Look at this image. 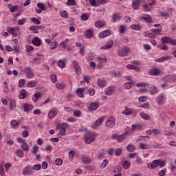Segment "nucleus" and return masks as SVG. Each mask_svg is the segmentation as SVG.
<instances>
[{
  "label": "nucleus",
  "instance_id": "obj_1",
  "mask_svg": "<svg viewBox=\"0 0 176 176\" xmlns=\"http://www.w3.org/2000/svg\"><path fill=\"white\" fill-rule=\"evenodd\" d=\"M84 140L85 144H91L96 140V133L91 131H87L84 135Z\"/></svg>",
  "mask_w": 176,
  "mask_h": 176
},
{
  "label": "nucleus",
  "instance_id": "obj_2",
  "mask_svg": "<svg viewBox=\"0 0 176 176\" xmlns=\"http://www.w3.org/2000/svg\"><path fill=\"white\" fill-rule=\"evenodd\" d=\"M162 80L166 83H174L176 81V75L170 74L162 78Z\"/></svg>",
  "mask_w": 176,
  "mask_h": 176
},
{
  "label": "nucleus",
  "instance_id": "obj_3",
  "mask_svg": "<svg viewBox=\"0 0 176 176\" xmlns=\"http://www.w3.org/2000/svg\"><path fill=\"white\" fill-rule=\"evenodd\" d=\"M152 5H156V1L155 0H148V4H144L142 6L143 9L146 12L152 11Z\"/></svg>",
  "mask_w": 176,
  "mask_h": 176
},
{
  "label": "nucleus",
  "instance_id": "obj_4",
  "mask_svg": "<svg viewBox=\"0 0 176 176\" xmlns=\"http://www.w3.org/2000/svg\"><path fill=\"white\" fill-rule=\"evenodd\" d=\"M130 53V49L127 47H122L118 51L119 57H126Z\"/></svg>",
  "mask_w": 176,
  "mask_h": 176
},
{
  "label": "nucleus",
  "instance_id": "obj_5",
  "mask_svg": "<svg viewBox=\"0 0 176 176\" xmlns=\"http://www.w3.org/2000/svg\"><path fill=\"white\" fill-rule=\"evenodd\" d=\"M166 100H167L166 95L164 94H161L157 97L156 102L159 105H164Z\"/></svg>",
  "mask_w": 176,
  "mask_h": 176
},
{
  "label": "nucleus",
  "instance_id": "obj_6",
  "mask_svg": "<svg viewBox=\"0 0 176 176\" xmlns=\"http://www.w3.org/2000/svg\"><path fill=\"white\" fill-rule=\"evenodd\" d=\"M116 124V119L115 117H110L108 118L107 122H106V126L108 127V129H112L113 126Z\"/></svg>",
  "mask_w": 176,
  "mask_h": 176
},
{
  "label": "nucleus",
  "instance_id": "obj_7",
  "mask_svg": "<svg viewBox=\"0 0 176 176\" xmlns=\"http://www.w3.org/2000/svg\"><path fill=\"white\" fill-rule=\"evenodd\" d=\"M32 173H34L33 169L30 166H25L22 171L23 175H31Z\"/></svg>",
  "mask_w": 176,
  "mask_h": 176
},
{
  "label": "nucleus",
  "instance_id": "obj_8",
  "mask_svg": "<svg viewBox=\"0 0 176 176\" xmlns=\"http://www.w3.org/2000/svg\"><path fill=\"white\" fill-rule=\"evenodd\" d=\"M102 122H104L103 118H100L98 119L95 122H94L91 124L92 129H98L100 125L102 124Z\"/></svg>",
  "mask_w": 176,
  "mask_h": 176
},
{
  "label": "nucleus",
  "instance_id": "obj_9",
  "mask_svg": "<svg viewBox=\"0 0 176 176\" xmlns=\"http://www.w3.org/2000/svg\"><path fill=\"white\" fill-rule=\"evenodd\" d=\"M57 113H58V109H57L56 108H53L49 111L48 118L50 119H53V118H55Z\"/></svg>",
  "mask_w": 176,
  "mask_h": 176
},
{
  "label": "nucleus",
  "instance_id": "obj_10",
  "mask_svg": "<svg viewBox=\"0 0 176 176\" xmlns=\"http://www.w3.org/2000/svg\"><path fill=\"white\" fill-rule=\"evenodd\" d=\"M73 65H74V68L76 71V74L80 75V74L82 73V71L80 69V66H79V63H78V61L73 60Z\"/></svg>",
  "mask_w": 176,
  "mask_h": 176
},
{
  "label": "nucleus",
  "instance_id": "obj_11",
  "mask_svg": "<svg viewBox=\"0 0 176 176\" xmlns=\"http://www.w3.org/2000/svg\"><path fill=\"white\" fill-rule=\"evenodd\" d=\"M25 71H27L26 78H28V79H32V78L35 76V74H34V72H32L31 67H26Z\"/></svg>",
  "mask_w": 176,
  "mask_h": 176
},
{
  "label": "nucleus",
  "instance_id": "obj_12",
  "mask_svg": "<svg viewBox=\"0 0 176 176\" xmlns=\"http://www.w3.org/2000/svg\"><path fill=\"white\" fill-rule=\"evenodd\" d=\"M142 2H145L144 0H134L133 3H132V8L135 10H137L140 8V5L142 3Z\"/></svg>",
  "mask_w": 176,
  "mask_h": 176
},
{
  "label": "nucleus",
  "instance_id": "obj_13",
  "mask_svg": "<svg viewBox=\"0 0 176 176\" xmlns=\"http://www.w3.org/2000/svg\"><path fill=\"white\" fill-rule=\"evenodd\" d=\"M122 166L124 170H129V168H130V166H131V162H130V161H129V160L122 159Z\"/></svg>",
  "mask_w": 176,
  "mask_h": 176
},
{
  "label": "nucleus",
  "instance_id": "obj_14",
  "mask_svg": "<svg viewBox=\"0 0 176 176\" xmlns=\"http://www.w3.org/2000/svg\"><path fill=\"white\" fill-rule=\"evenodd\" d=\"M112 46H113V41L110 40L107 41L105 45L102 46L100 49L102 50H109V49H111Z\"/></svg>",
  "mask_w": 176,
  "mask_h": 176
},
{
  "label": "nucleus",
  "instance_id": "obj_15",
  "mask_svg": "<svg viewBox=\"0 0 176 176\" xmlns=\"http://www.w3.org/2000/svg\"><path fill=\"white\" fill-rule=\"evenodd\" d=\"M148 75H151V76H157V75H160V70L153 68L148 71Z\"/></svg>",
  "mask_w": 176,
  "mask_h": 176
},
{
  "label": "nucleus",
  "instance_id": "obj_16",
  "mask_svg": "<svg viewBox=\"0 0 176 176\" xmlns=\"http://www.w3.org/2000/svg\"><path fill=\"white\" fill-rule=\"evenodd\" d=\"M98 107H100V104L98 102H94L91 103L89 107H88L89 111H96L98 109Z\"/></svg>",
  "mask_w": 176,
  "mask_h": 176
},
{
  "label": "nucleus",
  "instance_id": "obj_17",
  "mask_svg": "<svg viewBox=\"0 0 176 176\" xmlns=\"http://www.w3.org/2000/svg\"><path fill=\"white\" fill-rule=\"evenodd\" d=\"M68 126V124L67 123H63L61 125V127L59 129V134L60 135L64 136L65 135V127Z\"/></svg>",
  "mask_w": 176,
  "mask_h": 176
},
{
  "label": "nucleus",
  "instance_id": "obj_18",
  "mask_svg": "<svg viewBox=\"0 0 176 176\" xmlns=\"http://www.w3.org/2000/svg\"><path fill=\"white\" fill-rule=\"evenodd\" d=\"M154 164H157V167L160 166V167H164L166 166V161H163L162 160H154Z\"/></svg>",
  "mask_w": 176,
  "mask_h": 176
},
{
  "label": "nucleus",
  "instance_id": "obj_19",
  "mask_svg": "<svg viewBox=\"0 0 176 176\" xmlns=\"http://www.w3.org/2000/svg\"><path fill=\"white\" fill-rule=\"evenodd\" d=\"M140 20H144L146 23H152V17L149 14L139 17Z\"/></svg>",
  "mask_w": 176,
  "mask_h": 176
},
{
  "label": "nucleus",
  "instance_id": "obj_20",
  "mask_svg": "<svg viewBox=\"0 0 176 176\" xmlns=\"http://www.w3.org/2000/svg\"><path fill=\"white\" fill-rule=\"evenodd\" d=\"M142 129V124H132V131H137V130H141Z\"/></svg>",
  "mask_w": 176,
  "mask_h": 176
},
{
  "label": "nucleus",
  "instance_id": "obj_21",
  "mask_svg": "<svg viewBox=\"0 0 176 176\" xmlns=\"http://www.w3.org/2000/svg\"><path fill=\"white\" fill-rule=\"evenodd\" d=\"M8 8L9 10H10L11 13H14V12H17L19 10V6H12V4H8Z\"/></svg>",
  "mask_w": 176,
  "mask_h": 176
},
{
  "label": "nucleus",
  "instance_id": "obj_22",
  "mask_svg": "<svg viewBox=\"0 0 176 176\" xmlns=\"http://www.w3.org/2000/svg\"><path fill=\"white\" fill-rule=\"evenodd\" d=\"M109 35H111V31L104 30L99 34V38H107Z\"/></svg>",
  "mask_w": 176,
  "mask_h": 176
},
{
  "label": "nucleus",
  "instance_id": "obj_23",
  "mask_svg": "<svg viewBox=\"0 0 176 176\" xmlns=\"http://www.w3.org/2000/svg\"><path fill=\"white\" fill-rule=\"evenodd\" d=\"M115 93V87H109L106 89V96H112Z\"/></svg>",
  "mask_w": 176,
  "mask_h": 176
},
{
  "label": "nucleus",
  "instance_id": "obj_24",
  "mask_svg": "<svg viewBox=\"0 0 176 176\" xmlns=\"http://www.w3.org/2000/svg\"><path fill=\"white\" fill-rule=\"evenodd\" d=\"M65 63H67L66 58L63 60H59L58 61V67H59V68H65Z\"/></svg>",
  "mask_w": 176,
  "mask_h": 176
},
{
  "label": "nucleus",
  "instance_id": "obj_25",
  "mask_svg": "<svg viewBox=\"0 0 176 176\" xmlns=\"http://www.w3.org/2000/svg\"><path fill=\"white\" fill-rule=\"evenodd\" d=\"M10 124L12 126V128L14 129H19V126H20V123H19L18 121L16 120H12Z\"/></svg>",
  "mask_w": 176,
  "mask_h": 176
},
{
  "label": "nucleus",
  "instance_id": "obj_26",
  "mask_svg": "<svg viewBox=\"0 0 176 176\" xmlns=\"http://www.w3.org/2000/svg\"><path fill=\"white\" fill-rule=\"evenodd\" d=\"M34 108L31 104H25L23 106V109L25 112H30Z\"/></svg>",
  "mask_w": 176,
  "mask_h": 176
},
{
  "label": "nucleus",
  "instance_id": "obj_27",
  "mask_svg": "<svg viewBox=\"0 0 176 176\" xmlns=\"http://www.w3.org/2000/svg\"><path fill=\"white\" fill-rule=\"evenodd\" d=\"M41 97L42 94H41V92H36V94H34L32 98V100L34 101V102H36V101H38V100H39V98H41Z\"/></svg>",
  "mask_w": 176,
  "mask_h": 176
},
{
  "label": "nucleus",
  "instance_id": "obj_28",
  "mask_svg": "<svg viewBox=\"0 0 176 176\" xmlns=\"http://www.w3.org/2000/svg\"><path fill=\"white\" fill-rule=\"evenodd\" d=\"M32 43L34 45V46H40L41 45V38L39 37H35L32 41Z\"/></svg>",
  "mask_w": 176,
  "mask_h": 176
},
{
  "label": "nucleus",
  "instance_id": "obj_29",
  "mask_svg": "<svg viewBox=\"0 0 176 176\" xmlns=\"http://www.w3.org/2000/svg\"><path fill=\"white\" fill-rule=\"evenodd\" d=\"M105 25V22L101 21H98L95 23V27L96 28H102V27H104Z\"/></svg>",
  "mask_w": 176,
  "mask_h": 176
},
{
  "label": "nucleus",
  "instance_id": "obj_30",
  "mask_svg": "<svg viewBox=\"0 0 176 176\" xmlns=\"http://www.w3.org/2000/svg\"><path fill=\"white\" fill-rule=\"evenodd\" d=\"M127 134H129V132H125V133H123L121 135L118 136L117 138L118 142H122L123 140H124V138H126V135H127Z\"/></svg>",
  "mask_w": 176,
  "mask_h": 176
},
{
  "label": "nucleus",
  "instance_id": "obj_31",
  "mask_svg": "<svg viewBox=\"0 0 176 176\" xmlns=\"http://www.w3.org/2000/svg\"><path fill=\"white\" fill-rule=\"evenodd\" d=\"M56 87L59 90H64L67 87V85L64 82L57 83Z\"/></svg>",
  "mask_w": 176,
  "mask_h": 176
},
{
  "label": "nucleus",
  "instance_id": "obj_32",
  "mask_svg": "<svg viewBox=\"0 0 176 176\" xmlns=\"http://www.w3.org/2000/svg\"><path fill=\"white\" fill-rule=\"evenodd\" d=\"M98 85L99 87H105V85H107V81L102 79H98Z\"/></svg>",
  "mask_w": 176,
  "mask_h": 176
},
{
  "label": "nucleus",
  "instance_id": "obj_33",
  "mask_svg": "<svg viewBox=\"0 0 176 176\" xmlns=\"http://www.w3.org/2000/svg\"><path fill=\"white\" fill-rule=\"evenodd\" d=\"M93 35H94L93 30H88L85 32V36L88 39H91V38H93Z\"/></svg>",
  "mask_w": 176,
  "mask_h": 176
},
{
  "label": "nucleus",
  "instance_id": "obj_34",
  "mask_svg": "<svg viewBox=\"0 0 176 176\" xmlns=\"http://www.w3.org/2000/svg\"><path fill=\"white\" fill-rule=\"evenodd\" d=\"M82 162L85 164H89V163H91V159L87 156H84L82 157Z\"/></svg>",
  "mask_w": 176,
  "mask_h": 176
},
{
  "label": "nucleus",
  "instance_id": "obj_35",
  "mask_svg": "<svg viewBox=\"0 0 176 176\" xmlns=\"http://www.w3.org/2000/svg\"><path fill=\"white\" fill-rule=\"evenodd\" d=\"M122 19V16L119 14H114L113 15V23H116V21H119Z\"/></svg>",
  "mask_w": 176,
  "mask_h": 176
},
{
  "label": "nucleus",
  "instance_id": "obj_36",
  "mask_svg": "<svg viewBox=\"0 0 176 176\" xmlns=\"http://www.w3.org/2000/svg\"><path fill=\"white\" fill-rule=\"evenodd\" d=\"M131 30H134L135 31H140L141 28H142V27L141 25H140V24H134L131 25Z\"/></svg>",
  "mask_w": 176,
  "mask_h": 176
},
{
  "label": "nucleus",
  "instance_id": "obj_37",
  "mask_svg": "<svg viewBox=\"0 0 176 176\" xmlns=\"http://www.w3.org/2000/svg\"><path fill=\"white\" fill-rule=\"evenodd\" d=\"M36 85H38V81L36 80H32L27 83L28 87H35Z\"/></svg>",
  "mask_w": 176,
  "mask_h": 176
},
{
  "label": "nucleus",
  "instance_id": "obj_38",
  "mask_svg": "<svg viewBox=\"0 0 176 176\" xmlns=\"http://www.w3.org/2000/svg\"><path fill=\"white\" fill-rule=\"evenodd\" d=\"M21 148L25 152H28L30 151V146H28L25 142L21 144Z\"/></svg>",
  "mask_w": 176,
  "mask_h": 176
},
{
  "label": "nucleus",
  "instance_id": "obj_39",
  "mask_svg": "<svg viewBox=\"0 0 176 176\" xmlns=\"http://www.w3.org/2000/svg\"><path fill=\"white\" fill-rule=\"evenodd\" d=\"M148 168H150L151 170H155L156 167H157V165L155 164V160L152 162V163L147 164Z\"/></svg>",
  "mask_w": 176,
  "mask_h": 176
},
{
  "label": "nucleus",
  "instance_id": "obj_40",
  "mask_svg": "<svg viewBox=\"0 0 176 176\" xmlns=\"http://www.w3.org/2000/svg\"><path fill=\"white\" fill-rule=\"evenodd\" d=\"M171 58V56H162L158 59L156 60L157 63H163V61H166V60H170Z\"/></svg>",
  "mask_w": 176,
  "mask_h": 176
},
{
  "label": "nucleus",
  "instance_id": "obj_41",
  "mask_svg": "<svg viewBox=\"0 0 176 176\" xmlns=\"http://www.w3.org/2000/svg\"><path fill=\"white\" fill-rule=\"evenodd\" d=\"M109 74L113 78H119V76H120V72H116V71H113L110 72Z\"/></svg>",
  "mask_w": 176,
  "mask_h": 176
},
{
  "label": "nucleus",
  "instance_id": "obj_42",
  "mask_svg": "<svg viewBox=\"0 0 176 176\" xmlns=\"http://www.w3.org/2000/svg\"><path fill=\"white\" fill-rule=\"evenodd\" d=\"M162 43H170V41H171V37L168 36H164L161 39Z\"/></svg>",
  "mask_w": 176,
  "mask_h": 176
},
{
  "label": "nucleus",
  "instance_id": "obj_43",
  "mask_svg": "<svg viewBox=\"0 0 176 176\" xmlns=\"http://www.w3.org/2000/svg\"><path fill=\"white\" fill-rule=\"evenodd\" d=\"M126 151H128V152H134V151H135V146H134L133 144H129L126 147Z\"/></svg>",
  "mask_w": 176,
  "mask_h": 176
},
{
  "label": "nucleus",
  "instance_id": "obj_44",
  "mask_svg": "<svg viewBox=\"0 0 176 176\" xmlns=\"http://www.w3.org/2000/svg\"><path fill=\"white\" fill-rule=\"evenodd\" d=\"M7 31H8V32H9V34H12V36L14 38L17 36V33H16L14 28H10V29H8Z\"/></svg>",
  "mask_w": 176,
  "mask_h": 176
},
{
  "label": "nucleus",
  "instance_id": "obj_45",
  "mask_svg": "<svg viewBox=\"0 0 176 176\" xmlns=\"http://www.w3.org/2000/svg\"><path fill=\"white\" fill-rule=\"evenodd\" d=\"M67 6H76V1L75 0H68L66 3Z\"/></svg>",
  "mask_w": 176,
  "mask_h": 176
},
{
  "label": "nucleus",
  "instance_id": "obj_46",
  "mask_svg": "<svg viewBox=\"0 0 176 176\" xmlns=\"http://www.w3.org/2000/svg\"><path fill=\"white\" fill-rule=\"evenodd\" d=\"M141 118H142V119H144V120H149L150 118L148 116V114H146L145 112H141L140 113Z\"/></svg>",
  "mask_w": 176,
  "mask_h": 176
},
{
  "label": "nucleus",
  "instance_id": "obj_47",
  "mask_svg": "<svg viewBox=\"0 0 176 176\" xmlns=\"http://www.w3.org/2000/svg\"><path fill=\"white\" fill-rule=\"evenodd\" d=\"M126 68L128 69H133V71H140V68H138V67H135L133 65H127Z\"/></svg>",
  "mask_w": 176,
  "mask_h": 176
},
{
  "label": "nucleus",
  "instance_id": "obj_48",
  "mask_svg": "<svg viewBox=\"0 0 176 176\" xmlns=\"http://www.w3.org/2000/svg\"><path fill=\"white\" fill-rule=\"evenodd\" d=\"M89 2L91 6L98 7L100 6L99 3L97 2V0H89Z\"/></svg>",
  "mask_w": 176,
  "mask_h": 176
},
{
  "label": "nucleus",
  "instance_id": "obj_49",
  "mask_svg": "<svg viewBox=\"0 0 176 176\" xmlns=\"http://www.w3.org/2000/svg\"><path fill=\"white\" fill-rule=\"evenodd\" d=\"M19 98H20V100H24V98H25V90L23 89L19 95Z\"/></svg>",
  "mask_w": 176,
  "mask_h": 176
},
{
  "label": "nucleus",
  "instance_id": "obj_50",
  "mask_svg": "<svg viewBox=\"0 0 176 176\" xmlns=\"http://www.w3.org/2000/svg\"><path fill=\"white\" fill-rule=\"evenodd\" d=\"M131 85H134V82L133 81H131L130 82H126L124 85V88L128 90L129 89H131Z\"/></svg>",
  "mask_w": 176,
  "mask_h": 176
},
{
  "label": "nucleus",
  "instance_id": "obj_51",
  "mask_svg": "<svg viewBox=\"0 0 176 176\" xmlns=\"http://www.w3.org/2000/svg\"><path fill=\"white\" fill-rule=\"evenodd\" d=\"M83 91H85V89H83L82 88H78L77 89L76 93L78 97H83Z\"/></svg>",
  "mask_w": 176,
  "mask_h": 176
},
{
  "label": "nucleus",
  "instance_id": "obj_52",
  "mask_svg": "<svg viewBox=\"0 0 176 176\" xmlns=\"http://www.w3.org/2000/svg\"><path fill=\"white\" fill-rule=\"evenodd\" d=\"M15 153L18 157H24V154H23V151L21 149H18L15 151Z\"/></svg>",
  "mask_w": 176,
  "mask_h": 176
},
{
  "label": "nucleus",
  "instance_id": "obj_53",
  "mask_svg": "<svg viewBox=\"0 0 176 176\" xmlns=\"http://www.w3.org/2000/svg\"><path fill=\"white\" fill-rule=\"evenodd\" d=\"M68 42H69V39L67 38V39L64 40L63 41H62L60 43V46L62 47H63V49H65V47H67V45Z\"/></svg>",
  "mask_w": 176,
  "mask_h": 176
},
{
  "label": "nucleus",
  "instance_id": "obj_54",
  "mask_svg": "<svg viewBox=\"0 0 176 176\" xmlns=\"http://www.w3.org/2000/svg\"><path fill=\"white\" fill-rule=\"evenodd\" d=\"M157 47L161 50H164L165 52H167V50H168V47H167V45H166L165 44L159 45Z\"/></svg>",
  "mask_w": 176,
  "mask_h": 176
},
{
  "label": "nucleus",
  "instance_id": "obj_55",
  "mask_svg": "<svg viewBox=\"0 0 176 176\" xmlns=\"http://www.w3.org/2000/svg\"><path fill=\"white\" fill-rule=\"evenodd\" d=\"M157 88L155 86H152L151 87V89H150V94H156V93H157Z\"/></svg>",
  "mask_w": 176,
  "mask_h": 176
},
{
  "label": "nucleus",
  "instance_id": "obj_56",
  "mask_svg": "<svg viewBox=\"0 0 176 176\" xmlns=\"http://www.w3.org/2000/svg\"><path fill=\"white\" fill-rule=\"evenodd\" d=\"M37 8H39V9L41 10H43V11L46 10V7L42 3H37Z\"/></svg>",
  "mask_w": 176,
  "mask_h": 176
},
{
  "label": "nucleus",
  "instance_id": "obj_57",
  "mask_svg": "<svg viewBox=\"0 0 176 176\" xmlns=\"http://www.w3.org/2000/svg\"><path fill=\"white\" fill-rule=\"evenodd\" d=\"M74 115L76 116V118H80L82 116V112L79 110H74Z\"/></svg>",
  "mask_w": 176,
  "mask_h": 176
},
{
  "label": "nucleus",
  "instance_id": "obj_58",
  "mask_svg": "<svg viewBox=\"0 0 176 176\" xmlns=\"http://www.w3.org/2000/svg\"><path fill=\"white\" fill-rule=\"evenodd\" d=\"M122 148H116L114 151V154L116 155V156H120V155H122Z\"/></svg>",
  "mask_w": 176,
  "mask_h": 176
},
{
  "label": "nucleus",
  "instance_id": "obj_59",
  "mask_svg": "<svg viewBox=\"0 0 176 176\" xmlns=\"http://www.w3.org/2000/svg\"><path fill=\"white\" fill-rule=\"evenodd\" d=\"M144 36H146V38H156V34L153 33L148 34L146 32H144Z\"/></svg>",
  "mask_w": 176,
  "mask_h": 176
},
{
  "label": "nucleus",
  "instance_id": "obj_60",
  "mask_svg": "<svg viewBox=\"0 0 176 176\" xmlns=\"http://www.w3.org/2000/svg\"><path fill=\"white\" fill-rule=\"evenodd\" d=\"M153 133L154 135H160V134H162V131H160V129H153Z\"/></svg>",
  "mask_w": 176,
  "mask_h": 176
},
{
  "label": "nucleus",
  "instance_id": "obj_61",
  "mask_svg": "<svg viewBox=\"0 0 176 176\" xmlns=\"http://www.w3.org/2000/svg\"><path fill=\"white\" fill-rule=\"evenodd\" d=\"M81 20L82 21H87V20H89V15H87V14H82L81 15Z\"/></svg>",
  "mask_w": 176,
  "mask_h": 176
},
{
  "label": "nucleus",
  "instance_id": "obj_62",
  "mask_svg": "<svg viewBox=\"0 0 176 176\" xmlns=\"http://www.w3.org/2000/svg\"><path fill=\"white\" fill-rule=\"evenodd\" d=\"M108 165V160H104L100 165V168H105Z\"/></svg>",
  "mask_w": 176,
  "mask_h": 176
},
{
  "label": "nucleus",
  "instance_id": "obj_63",
  "mask_svg": "<svg viewBox=\"0 0 176 176\" xmlns=\"http://www.w3.org/2000/svg\"><path fill=\"white\" fill-rule=\"evenodd\" d=\"M55 164H56V166H61L63 164V160L60 158H57L55 160Z\"/></svg>",
  "mask_w": 176,
  "mask_h": 176
},
{
  "label": "nucleus",
  "instance_id": "obj_64",
  "mask_svg": "<svg viewBox=\"0 0 176 176\" xmlns=\"http://www.w3.org/2000/svg\"><path fill=\"white\" fill-rule=\"evenodd\" d=\"M25 85V80L21 79L19 81V87H23Z\"/></svg>",
  "mask_w": 176,
  "mask_h": 176
}]
</instances>
